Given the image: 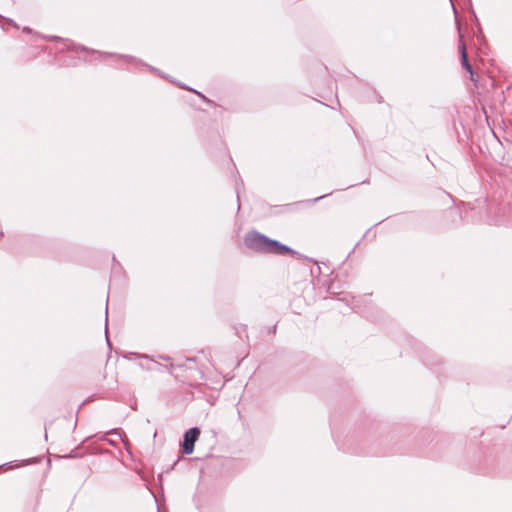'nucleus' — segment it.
Returning a JSON list of instances; mask_svg holds the SVG:
<instances>
[{
  "label": "nucleus",
  "instance_id": "8",
  "mask_svg": "<svg viewBox=\"0 0 512 512\" xmlns=\"http://www.w3.org/2000/svg\"><path fill=\"white\" fill-rule=\"evenodd\" d=\"M327 195H328V194H325V195H322V196L316 197V198L313 200V202H317V201H319L320 199H322V198L326 197Z\"/></svg>",
  "mask_w": 512,
  "mask_h": 512
},
{
  "label": "nucleus",
  "instance_id": "2",
  "mask_svg": "<svg viewBox=\"0 0 512 512\" xmlns=\"http://www.w3.org/2000/svg\"><path fill=\"white\" fill-rule=\"evenodd\" d=\"M200 435V429L197 427L190 428L185 432L183 437V452L186 455H189L194 450L195 442L197 441Z\"/></svg>",
  "mask_w": 512,
  "mask_h": 512
},
{
  "label": "nucleus",
  "instance_id": "11",
  "mask_svg": "<svg viewBox=\"0 0 512 512\" xmlns=\"http://www.w3.org/2000/svg\"><path fill=\"white\" fill-rule=\"evenodd\" d=\"M80 49H81L82 51H88V49H87V48H85V47H80Z\"/></svg>",
  "mask_w": 512,
  "mask_h": 512
},
{
  "label": "nucleus",
  "instance_id": "4",
  "mask_svg": "<svg viewBox=\"0 0 512 512\" xmlns=\"http://www.w3.org/2000/svg\"><path fill=\"white\" fill-rule=\"evenodd\" d=\"M93 53H97L99 55H105V56H108V53H102L100 51H92ZM109 56H112V57H117V58H120V59H123L129 63H133L134 65H138V64H141V61L132 57V56H128V55H117V54H109Z\"/></svg>",
  "mask_w": 512,
  "mask_h": 512
},
{
  "label": "nucleus",
  "instance_id": "1",
  "mask_svg": "<svg viewBox=\"0 0 512 512\" xmlns=\"http://www.w3.org/2000/svg\"><path fill=\"white\" fill-rule=\"evenodd\" d=\"M245 245L257 252L285 255L294 254L295 251L289 246L280 243L277 240L271 239L259 232H251L245 236Z\"/></svg>",
  "mask_w": 512,
  "mask_h": 512
},
{
  "label": "nucleus",
  "instance_id": "9",
  "mask_svg": "<svg viewBox=\"0 0 512 512\" xmlns=\"http://www.w3.org/2000/svg\"><path fill=\"white\" fill-rule=\"evenodd\" d=\"M107 434H117L120 436L119 432H117L115 429H112L110 432H108Z\"/></svg>",
  "mask_w": 512,
  "mask_h": 512
},
{
  "label": "nucleus",
  "instance_id": "6",
  "mask_svg": "<svg viewBox=\"0 0 512 512\" xmlns=\"http://www.w3.org/2000/svg\"><path fill=\"white\" fill-rule=\"evenodd\" d=\"M159 358L167 362L171 360V357L167 355H160Z\"/></svg>",
  "mask_w": 512,
  "mask_h": 512
},
{
  "label": "nucleus",
  "instance_id": "5",
  "mask_svg": "<svg viewBox=\"0 0 512 512\" xmlns=\"http://www.w3.org/2000/svg\"><path fill=\"white\" fill-rule=\"evenodd\" d=\"M105 321L106 323L108 322V301L106 302V318H105ZM106 339H107V343L109 344V339H108V335L106 334Z\"/></svg>",
  "mask_w": 512,
  "mask_h": 512
},
{
  "label": "nucleus",
  "instance_id": "7",
  "mask_svg": "<svg viewBox=\"0 0 512 512\" xmlns=\"http://www.w3.org/2000/svg\"><path fill=\"white\" fill-rule=\"evenodd\" d=\"M47 39L48 40H60L61 38L58 36H48Z\"/></svg>",
  "mask_w": 512,
  "mask_h": 512
},
{
  "label": "nucleus",
  "instance_id": "10",
  "mask_svg": "<svg viewBox=\"0 0 512 512\" xmlns=\"http://www.w3.org/2000/svg\"><path fill=\"white\" fill-rule=\"evenodd\" d=\"M106 441H107L110 445H114V444H115L113 440L106 439Z\"/></svg>",
  "mask_w": 512,
  "mask_h": 512
},
{
  "label": "nucleus",
  "instance_id": "3",
  "mask_svg": "<svg viewBox=\"0 0 512 512\" xmlns=\"http://www.w3.org/2000/svg\"><path fill=\"white\" fill-rule=\"evenodd\" d=\"M459 50H460V55H461L462 66L467 72H469L471 74V79L473 80V69H472L471 64L469 63L468 56L466 53V46H465V43L462 41V39H460V42H459Z\"/></svg>",
  "mask_w": 512,
  "mask_h": 512
}]
</instances>
